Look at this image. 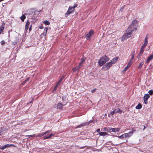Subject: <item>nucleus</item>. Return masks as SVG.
<instances>
[{"label":"nucleus","instance_id":"nucleus-1","mask_svg":"<svg viewBox=\"0 0 153 153\" xmlns=\"http://www.w3.org/2000/svg\"><path fill=\"white\" fill-rule=\"evenodd\" d=\"M109 60V59L105 55L102 57L100 59L98 62V63L100 66H102L105 64L106 62L108 61Z\"/></svg>","mask_w":153,"mask_h":153},{"label":"nucleus","instance_id":"nucleus-2","mask_svg":"<svg viewBox=\"0 0 153 153\" xmlns=\"http://www.w3.org/2000/svg\"><path fill=\"white\" fill-rule=\"evenodd\" d=\"M128 32V33H125L122 37V41L130 37L132 34V33L130 31Z\"/></svg>","mask_w":153,"mask_h":153},{"label":"nucleus","instance_id":"nucleus-3","mask_svg":"<svg viewBox=\"0 0 153 153\" xmlns=\"http://www.w3.org/2000/svg\"><path fill=\"white\" fill-rule=\"evenodd\" d=\"M112 65V64L110 62H108L103 66L102 68V70L104 71L107 70L109 69Z\"/></svg>","mask_w":153,"mask_h":153},{"label":"nucleus","instance_id":"nucleus-4","mask_svg":"<svg viewBox=\"0 0 153 153\" xmlns=\"http://www.w3.org/2000/svg\"><path fill=\"white\" fill-rule=\"evenodd\" d=\"M64 105H64L62 103L59 102L57 104H56L54 105L53 108L61 110H62L63 107Z\"/></svg>","mask_w":153,"mask_h":153},{"label":"nucleus","instance_id":"nucleus-5","mask_svg":"<svg viewBox=\"0 0 153 153\" xmlns=\"http://www.w3.org/2000/svg\"><path fill=\"white\" fill-rule=\"evenodd\" d=\"M74 9L72 7H69L68 10L65 14V16H67L69 15L70 14L72 13L74 11Z\"/></svg>","mask_w":153,"mask_h":153},{"label":"nucleus","instance_id":"nucleus-6","mask_svg":"<svg viewBox=\"0 0 153 153\" xmlns=\"http://www.w3.org/2000/svg\"><path fill=\"white\" fill-rule=\"evenodd\" d=\"M94 34V31L92 30H90L88 33L85 34L87 38V39H89Z\"/></svg>","mask_w":153,"mask_h":153},{"label":"nucleus","instance_id":"nucleus-7","mask_svg":"<svg viewBox=\"0 0 153 153\" xmlns=\"http://www.w3.org/2000/svg\"><path fill=\"white\" fill-rule=\"evenodd\" d=\"M137 30V27L134 26L132 27H130V26L128 27V29L127 30V32H130L132 33L134 30Z\"/></svg>","mask_w":153,"mask_h":153},{"label":"nucleus","instance_id":"nucleus-8","mask_svg":"<svg viewBox=\"0 0 153 153\" xmlns=\"http://www.w3.org/2000/svg\"><path fill=\"white\" fill-rule=\"evenodd\" d=\"M133 133V131H130L128 133H125L124 134L125 136V137L126 138H129L132 136Z\"/></svg>","mask_w":153,"mask_h":153},{"label":"nucleus","instance_id":"nucleus-9","mask_svg":"<svg viewBox=\"0 0 153 153\" xmlns=\"http://www.w3.org/2000/svg\"><path fill=\"white\" fill-rule=\"evenodd\" d=\"M81 67L79 65H78L74 68L72 69V71L73 72H75L76 71H77L78 72L79 71V69Z\"/></svg>","mask_w":153,"mask_h":153},{"label":"nucleus","instance_id":"nucleus-10","mask_svg":"<svg viewBox=\"0 0 153 153\" xmlns=\"http://www.w3.org/2000/svg\"><path fill=\"white\" fill-rule=\"evenodd\" d=\"M86 58L85 57H83L81 59V61L80 62L79 65L81 67L83 66V64L86 60Z\"/></svg>","mask_w":153,"mask_h":153},{"label":"nucleus","instance_id":"nucleus-11","mask_svg":"<svg viewBox=\"0 0 153 153\" xmlns=\"http://www.w3.org/2000/svg\"><path fill=\"white\" fill-rule=\"evenodd\" d=\"M137 22L136 20L133 21L132 22L131 24L130 25V27L134 26L137 27Z\"/></svg>","mask_w":153,"mask_h":153},{"label":"nucleus","instance_id":"nucleus-12","mask_svg":"<svg viewBox=\"0 0 153 153\" xmlns=\"http://www.w3.org/2000/svg\"><path fill=\"white\" fill-rule=\"evenodd\" d=\"M118 59V57H115L112 59L110 62L112 65L114 64L117 61Z\"/></svg>","mask_w":153,"mask_h":153},{"label":"nucleus","instance_id":"nucleus-13","mask_svg":"<svg viewBox=\"0 0 153 153\" xmlns=\"http://www.w3.org/2000/svg\"><path fill=\"white\" fill-rule=\"evenodd\" d=\"M11 145H10V144H6L4 145V146L1 147L0 148V149L2 150H4L6 148H7L11 147Z\"/></svg>","mask_w":153,"mask_h":153},{"label":"nucleus","instance_id":"nucleus-14","mask_svg":"<svg viewBox=\"0 0 153 153\" xmlns=\"http://www.w3.org/2000/svg\"><path fill=\"white\" fill-rule=\"evenodd\" d=\"M153 59V54H152L150 55V56H149L148 57L146 62V63H148L149 62L150 60H152Z\"/></svg>","mask_w":153,"mask_h":153},{"label":"nucleus","instance_id":"nucleus-15","mask_svg":"<svg viewBox=\"0 0 153 153\" xmlns=\"http://www.w3.org/2000/svg\"><path fill=\"white\" fill-rule=\"evenodd\" d=\"M48 30V28L47 27L45 28L44 29L43 32L41 34L40 36H45L46 35Z\"/></svg>","mask_w":153,"mask_h":153},{"label":"nucleus","instance_id":"nucleus-16","mask_svg":"<svg viewBox=\"0 0 153 153\" xmlns=\"http://www.w3.org/2000/svg\"><path fill=\"white\" fill-rule=\"evenodd\" d=\"M111 132H117L119 131L120 130V129L118 128H111Z\"/></svg>","mask_w":153,"mask_h":153},{"label":"nucleus","instance_id":"nucleus-17","mask_svg":"<svg viewBox=\"0 0 153 153\" xmlns=\"http://www.w3.org/2000/svg\"><path fill=\"white\" fill-rule=\"evenodd\" d=\"M30 22L28 20L25 24V29L26 30H27L29 27V26L30 25Z\"/></svg>","mask_w":153,"mask_h":153},{"label":"nucleus","instance_id":"nucleus-18","mask_svg":"<svg viewBox=\"0 0 153 153\" xmlns=\"http://www.w3.org/2000/svg\"><path fill=\"white\" fill-rule=\"evenodd\" d=\"M111 128H109L108 127L105 128H104V131H107L108 132H111Z\"/></svg>","mask_w":153,"mask_h":153},{"label":"nucleus","instance_id":"nucleus-19","mask_svg":"<svg viewBox=\"0 0 153 153\" xmlns=\"http://www.w3.org/2000/svg\"><path fill=\"white\" fill-rule=\"evenodd\" d=\"M142 107V105L140 103H139L136 106L135 108L137 109H140Z\"/></svg>","mask_w":153,"mask_h":153},{"label":"nucleus","instance_id":"nucleus-20","mask_svg":"<svg viewBox=\"0 0 153 153\" xmlns=\"http://www.w3.org/2000/svg\"><path fill=\"white\" fill-rule=\"evenodd\" d=\"M54 135V134H51L49 135L48 136H47V137L44 136L43 137V138L44 139H45V140L47 139H48L50 138L51 137V136H53Z\"/></svg>","mask_w":153,"mask_h":153},{"label":"nucleus","instance_id":"nucleus-21","mask_svg":"<svg viewBox=\"0 0 153 153\" xmlns=\"http://www.w3.org/2000/svg\"><path fill=\"white\" fill-rule=\"evenodd\" d=\"M99 134L100 136H104L107 135V133L105 132H100Z\"/></svg>","mask_w":153,"mask_h":153},{"label":"nucleus","instance_id":"nucleus-22","mask_svg":"<svg viewBox=\"0 0 153 153\" xmlns=\"http://www.w3.org/2000/svg\"><path fill=\"white\" fill-rule=\"evenodd\" d=\"M122 112V111L119 108H118L116 111V113L119 114H121Z\"/></svg>","mask_w":153,"mask_h":153},{"label":"nucleus","instance_id":"nucleus-23","mask_svg":"<svg viewBox=\"0 0 153 153\" xmlns=\"http://www.w3.org/2000/svg\"><path fill=\"white\" fill-rule=\"evenodd\" d=\"M149 95L147 94L144 95V99L148 100L149 98Z\"/></svg>","mask_w":153,"mask_h":153},{"label":"nucleus","instance_id":"nucleus-24","mask_svg":"<svg viewBox=\"0 0 153 153\" xmlns=\"http://www.w3.org/2000/svg\"><path fill=\"white\" fill-rule=\"evenodd\" d=\"M144 48L141 47L140 51V52H139V56L140 55L142 54V53H143V51H144Z\"/></svg>","mask_w":153,"mask_h":153},{"label":"nucleus","instance_id":"nucleus-25","mask_svg":"<svg viewBox=\"0 0 153 153\" xmlns=\"http://www.w3.org/2000/svg\"><path fill=\"white\" fill-rule=\"evenodd\" d=\"M26 18V16L24 15H23L22 16L20 17V18L21 20L22 21H24L25 19Z\"/></svg>","mask_w":153,"mask_h":153},{"label":"nucleus","instance_id":"nucleus-26","mask_svg":"<svg viewBox=\"0 0 153 153\" xmlns=\"http://www.w3.org/2000/svg\"><path fill=\"white\" fill-rule=\"evenodd\" d=\"M45 135H46L45 133V132H43L42 134H39L36 136V137H42Z\"/></svg>","mask_w":153,"mask_h":153},{"label":"nucleus","instance_id":"nucleus-27","mask_svg":"<svg viewBox=\"0 0 153 153\" xmlns=\"http://www.w3.org/2000/svg\"><path fill=\"white\" fill-rule=\"evenodd\" d=\"M130 67V66L128 64L127 66L124 69V70L123 71L124 72L126 71Z\"/></svg>","mask_w":153,"mask_h":153},{"label":"nucleus","instance_id":"nucleus-28","mask_svg":"<svg viewBox=\"0 0 153 153\" xmlns=\"http://www.w3.org/2000/svg\"><path fill=\"white\" fill-rule=\"evenodd\" d=\"M93 122V120H91L88 122H87L85 123V126H87L89 124L92 123Z\"/></svg>","mask_w":153,"mask_h":153},{"label":"nucleus","instance_id":"nucleus-29","mask_svg":"<svg viewBox=\"0 0 153 153\" xmlns=\"http://www.w3.org/2000/svg\"><path fill=\"white\" fill-rule=\"evenodd\" d=\"M35 136V134L31 135H28L25 136V137L26 138H29L30 137H34Z\"/></svg>","mask_w":153,"mask_h":153},{"label":"nucleus","instance_id":"nucleus-30","mask_svg":"<svg viewBox=\"0 0 153 153\" xmlns=\"http://www.w3.org/2000/svg\"><path fill=\"white\" fill-rule=\"evenodd\" d=\"M85 126V123H82V124H80L76 128H81L82 126Z\"/></svg>","mask_w":153,"mask_h":153},{"label":"nucleus","instance_id":"nucleus-31","mask_svg":"<svg viewBox=\"0 0 153 153\" xmlns=\"http://www.w3.org/2000/svg\"><path fill=\"white\" fill-rule=\"evenodd\" d=\"M30 77H29L27 78L23 82V84L26 83L28 81H29L30 80Z\"/></svg>","mask_w":153,"mask_h":153},{"label":"nucleus","instance_id":"nucleus-32","mask_svg":"<svg viewBox=\"0 0 153 153\" xmlns=\"http://www.w3.org/2000/svg\"><path fill=\"white\" fill-rule=\"evenodd\" d=\"M43 23L46 25H50V23L47 20H45L43 22Z\"/></svg>","mask_w":153,"mask_h":153},{"label":"nucleus","instance_id":"nucleus-33","mask_svg":"<svg viewBox=\"0 0 153 153\" xmlns=\"http://www.w3.org/2000/svg\"><path fill=\"white\" fill-rule=\"evenodd\" d=\"M118 137L120 138V139H124L125 138H126V137H125V136L124 135V134H123L121 135L118 136Z\"/></svg>","mask_w":153,"mask_h":153},{"label":"nucleus","instance_id":"nucleus-34","mask_svg":"<svg viewBox=\"0 0 153 153\" xmlns=\"http://www.w3.org/2000/svg\"><path fill=\"white\" fill-rule=\"evenodd\" d=\"M143 62H140V63L139 65V66L138 68L140 69H141L142 67V65H143Z\"/></svg>","mask_w":153,"mask_h":153},{"label":"nucleus","instance_id":"nucleus-35","mask_svg":"<svg viewBox=\"0 0 153 153\" xmlns=\"http://www.w3.org/2000/svg\"><path fill=\"white\" fill-rule=\"evenodd\" d=\"M134 55H135V51H133L131 54V58L132 59H134Z\"/></svg>","mask_w":153,"mask_h":153},{"label":"nucleus","instance_id":"nucleus-36","mask_svg":"<svg viewBox=\"0 0 153 153\" xmlns=\"http://www.w3.org/2000/svg\"><path fill=\"white\" fill-rule=\"evenodd\" d=\"M148 93H149V94L151 95L153 94V91L152 90H150L149 92Z\"/></svg>","mask_w":153,"mask_h":153},{"label":"nucleus","instance_id":"nucleus-37","mask_svg":"<svg viewBox=\"0 0 153 153\" xmlns=\"http://www.w3.org/2000/svg\"><path fill=\"white\" fill-rule=\"evenodd\" d=\"M116 109H115L113 111H111L110 112V114H111L112 115H114V114L115 113V112L116 113Z\"/></svg>","mask_w":153,"mask_h":153},{"label":"nucleus","instance_id":"nucleus-38","mask_svg":"<svg viewBox=\"0 0 153 153\" xmlns=\"http://www.w3.org/2000/svg\"><path fill=\"white\" fill-rule=\"evenodd\" d=\"M132 61L129 60L128 64L129 65L131 66V65L133 63V62H132Z\"/></svg>","mask_w":153,"mask_h":153},{"label":"nucleus","instance_id":"nucleus-39","mask_svg":"<svg viewBox=\"0 0 153 153\" xmlns=\"http://www.w3.org/2000/svg\"><path fill=\"white\" fill-rule=\"evenodd\" d=\"M4 29V27L3 26H1L0 27V32H1Z\"/></svg>","mask_w":153,"mask_h":153},{"label":"nucleus","instance_id":"nucleus-40","mask_svg":"<svg viewBox=\"0 0 153 153\" xmlns=\"http://www.w3.org/2000/svg\"><path fill=\"white\" fill-rule=\"evenodd\" d=\"M147 44L144 43V44L141 47L144 48L146 47V46L147 45Z\"/></svg>","mask_w":153,"mask_h":153},{"label":"nucleus","instance_id":"nucleus-41","mask_svg":"<svg viewBox=\"0 0 153 153\" xmlns=\"http://www.w3.org/2000/svg\"><path fill=\"white\" fill-rule=\"evenodd\" d=\"M58 86V85H56V86L54 87V88H53V91H55L56 90Z\"/></svg>","mask_w":153,"mask_h":153},{"label":"nucleus","instance_id":"nucleus-42","mask_svg":"<svg viewBox=\"0 0 153 153\" xmlns=\"http://www.w3.org/2000/svg\"><path fill=\"white\" fill-rule=\"evenodd\" d=\"M143 100H144V101L145 104H147L148 103V101H147L148 100L145 99H144Z\"/></svg>","mask_w":153,"mask_h":153},{"label":"nucleus","instance_id":"nucleus-43","mask_svg":"<svg viewBox=\"0 0 153 153\" xmlns=\"http://www.w3.org/2000/svg\"><path fill=\"white\" fill-rule=\"evenodd\" d=\"M51 132V130H48L47 131H46L45 132V133L46 135H47L48 134V133H50Z\"/></svg>","mask_w":153,"mask_h":153},{"label":"nucleus","instance_id":"nucleus-44","mask_svg":"<svg viewBox=\"0 0 153 153\" xmlns=\"http://www.w3.org/2000/svg\"><path fill=\"white\" fill-rule=\"evenodd\" d=\"M144 43L147 44L148 43V39L146 38H145L144 39Z\"/></svg>","mask_w":153,"mask_h":153},{"label":"nucleus","instance_id":"nucleus-45","mask_svg":"<svg viewBox=\"0 0 153 153\" xmlns=\"http://www.w3.org/2000/svg\"><path fill=\"white\" fill-rule=\"evenodd\" d=\"M5 42L4 40L1 41V45H3L5 44Z\"/></svg>","mask_w":153,"mask_h":153},{"label":"nucleus","instance_id":"nucleus-46","mask_svg":"<svg viewBox=\"0 0 153 153\" xmlns=\"http://www.w3.org/2000/svg\"><path fill=\"white\" fill-rule=\"evenodd\" d=\"M77 6V4H74V5L73 6V7H72V8H73L74 9Z\"/></svg>","mask_w":153,"mask_h":153},{"label":"nucleus","instance_id":"nucleus-47","mask_svg":"<svg viewBox=\"0 0 153 153\" xmlns=\"http://www.w3.org/2000/svg\"><path fill=\"white\" fill-rule=\"evenodd\" d=\"M123 9V7H122L120 9V11H121V12H122Z\"/></svg>","mask_w":153,"mask_h":153},{"label":"nucleus","instance_id":"nucleus-48","mask_svg":"<svg viewBox=\"0 0 153 153\" xmlns=\"http://www.w3.org/2000/svg\"><path fill=\"white\" fill-rule=\"evenodd\" d=\"M96 88H95V89H93V90H91V92L92 93L94 92L95 91V90H96Z\"/></svg>","mask_w":153,"mask_h":153},{"label":"nucleus","instance_id":"nucleus-49","mask_svg":"<svg viewBox=\"0 0 153 153\" xmlns=\"http://www.w3.org/2000/svg\"><path fill=\"white\" fill-rule=\"evenodd\" d=\"M100 128H98V129H97V132L99 133V132H100Z\"/></svg>","mask_w":153,"mask_h":153},{"label":"nucleus","instance_id":"nucleus-50","mask_svg":"<svg viewBox=\"0 0 153 153\" xmlns=\"http://www.w3.org/2000/svg\"><path fill=\"white\" fill-rule=\"evenodd\" d=\"M39 28L40 29H42L44 28V27L43 26H41L39 27Z\"/></svg>","mask_w":153,"mask_h":153},{"label":"nucleus","instance_id":"nucleus-51","mask_svg":"<svg viewBox=\"0 0 153 153\" xmlns=\"http://www.w3.org/2000/svg\"><path fill=\"white\" fill-rule=\"evenodd\" d=\"M148 36H149V34H147L145 38H146L147 39H148Z\"/></svg>","mask_w":153,"mask_h":153},{"label":"nucleus","instance_id":"nucleus-52","mask_svg":"<svg viewBox=\"0 0 153 153\" xmlns=\"http://www.w3.org/2000/svg\"><path fill=\"white\" fill-rule=\"evenodd\" d=\"M31 27H32V25H31L30 27L29 28V31H31Z\"/></svg>","mask_w":153,"mask_h":153},{"label":"nucleus","instance_id":"nucleus-53","mask_svg":"<svg viewBox=\"0 0 153 153\" xmlns=\"http://www.w3.org/2000/svg\"><path fill=\"white\" fill-rule=\"evenodd\" d=\"M61 82L59 80V81H58V82L57 83V84L56 85H58Z\"/></svg>","mask_w":153,"mask_h":153},{"label":"nucleus","instance_id":"nucleus-54","mask_svg":"<svg viewBox=\"0 0 153 153\" xmlns=\"http://www.w3.org/2000/svg\"><path fill=\"white\" fill-rule=\"evenodd\" d=\"M61 82L59 80V81H58V82L57 83V84L56 85H58Z\"/></svg>","mask_w":153,"mask_h":153},{"label":"nucleus","instance_id":"nucleus-55","mask_svg":"<svg viewBox=\"0 0 153 153\" xmlns=\"http://www.w3.org/2000/svg\"><path fill=\"white\" fill-rule=\"evenodd\" d=\"M10 145H11V146H13L14 147H16V146H15V145H14L13 144H10Z\"/></svg>","mask_w":153,"mask_h":153},{"label":"nucleus","instance_id":"nucleus-56","mask_svg":"<svg viewBox=\"0 0 153 153\" xmlns=\"http://www.w3.org/2000/svg\"><path fill=\"white\" fill-rule=\"evenodd\" d=\"M146 128V126H144V128L143 129V130H144Z\"/></svg>","mask_w":153,"mask_h":153},{"label":"nucleus","instance_id":"nucleus-57","mask_svg":"<svg viewBox=\"0 0 153 153\" xmlns=\"http://www.w3.org/2000/svg\"><path fill=\"white\" fill-rule=\"evenodd\" d=\"M64 78V77H62V78H61L60 79L61 80H62L63 78Z\"/></svg>","mask_w":153,"mask_h":153},{"label":"nucleus","instance_id":"nucleus-58","mask_svg":"<svg viewBox=\"0 0 153 153\" xmlns=\"http://www.w3.org/2000/svg\"><path fill=\"white\" fill-rule=\"evenodd\" d=\"M132 131H133V132H134V131H135V130H134V128H133L132 129Z\"/></svg>","mask_w":153,"mask_h":153},{"label":"nucleus","instance_id":"nucleus-59","mask_svg":"<svg viewBox=\"0 0 153 153\" xmlns=\"http://www.w3.org/2000/svg\"><path fill=\"white\" fill-rule=\"evenodd\" d=\"M133 59H132V58H131V59L130 60H131V61H132V60H133Z\"/></svg>","mask_w":153,"mask_h":153},{"label":"nucleus","instance_id":"nucleus-60","mask_svg":"<svg viewBox=\"0 0 153 153\" xmlns=\"http://www.w3.org/2000/svg\"><path fill=\"white\" fill-rule=\"evenodd\" d=\"M151 68H153V65H151Z\"/></svg>","mask_w":153,"mask_h":153},{"label":"nucleus","instance_id":"nucleus-61","mask_svg":"<svg viewBox=\"0 0 153 153\" xmlns=\"http://www.w3.org/2000/svg\"><path fill=\"white\" fill-rule=\"evenodd\" d=\"M108 116L110 117V114H108Z\"/></svg>","mask_w":153,"mask_h":153},{"label":"nucleus","instance_id":"nucleus-62","mask_svg":"<svg viewBox=\"0 0 153 153\" xmlns=\"http://www.w3.org/2000/svg\"><path fill=\"white\" fill-rule=\"evenodd\" d=\"M59 81H60L61 82H62V80H61L60 79H59Z\"/></svg>","mask_w":153,"mask_h":153},{"label":"nucleus","instance_id":"nucleus-63","mask_svg":"<svg viewBox=\"0 0 153 153\" xmlns=\"http://www.w3.org/2000/svg\"><path fill=\"white\" fill-rule=\"evenodd\" d=\"M128 142V140H126V142Z\"/></svg>","mask_w":153,"mask_h":153},{"label":"nucleus","instance_id":"nucleus-64","mask_svg":"<svg viewBox=\"0 0 153 153\" xmlns=\"http://www.w3.org/2000/svg\"><path fill=\"white\" fill-rule=\"evenodd\" d=\"M106 115H107L106 114H105V116H106Z\"/></svg>","mask_w":153,"mask_h":153}]
</instances>
